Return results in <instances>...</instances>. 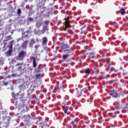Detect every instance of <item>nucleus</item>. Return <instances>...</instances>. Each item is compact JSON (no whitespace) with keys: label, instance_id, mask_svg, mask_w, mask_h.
Wrapping results in <instances>:
<instances>
[{"label":"nucleus","instance_id":"1","mask_svg":"<svg viewBox=\"0 0 128 128\" xmlns=\"http://www.w3.org/2000/svg\"><path fill=\"white\" fill-rule=\"evenodd\" d=\"M26 56V52L21 51L16 58L18 60H22Z\"/></svg>","mask_w":128,"mask_h":128},{"label":"nucleus","instance_id":"2","mask_svg":"<svg viewBox=\"0 0 128 128\" xmlns=\"http://www.w3.org/2000/svg\"><path fill=\"white\" fill-rule=\"evenodd\" d=\"M13 98L14 100H18V98L22 100L24 98V94H20V92H19L16 94L13 95Z\"/></svg>","mask_w":128,"mask_h":128},{"label":"nucleus","instance_id":"3","mask_svg":"<svg viewBox=\"0 0 128 128\" xmlns=\"http://www.w3.org/2000/svg\"><path fill=\"white\" fill-rule=\"evenodd\" d=\"M110 95L112 96V98H118V93L116 92V90H112L110 92Z\"/></svg>","mask_w":128,"mask_h":128},{"label":"nucleus","instance_id":"4","mask_svg":"<svg viewBox=\"0 0 128 128\" xmlns=\"http://www.w3.org/2000/svg\"><path fill=\"white\" fill-rule=\"evenodd\" d=\"M44 32H46V34L48 32V26H43L42 30H41V34H44Z\"/></svg>","mask_w":128,"mask_h":128},{"label":"nucleus","instance_id":"5","mask_svg":"<svg viewBox=\"0 0 128 128\" xmlns=\"http://www.w3.org/2000/svg\"><path fill=\"white\" fill-rule=\"evenodd\" d=\"M70 26V22L68 20V19H66L65 20V29L64 30H66V28H69Z\"/></svg>","mask_w":128,"mask_h":128},{"label":"nucleus","instance_id":"6","mask_svg":"<svg viewBox=\"0 0 128 128\" xmlns=\"http://www.w3.org/2000/svg\"><path fill=\"white\" fill-rule=\"evenodd\" d=\"M28 44V40H26L24 43L22 44V46L23 48H26Z\"/></svg>","mask_w":128,"mask_h":128},{"label":"nucleus","instance_id":"7","mask_svg":"<svg viewBox=\"0 0 128 128\" xmlns=\"http://www.w3.org/2000/svg\"><path fill=\"white\" fill-rule=\"evenodd\" d=\"M47 42H48V38H46V37H44L42 38V46H46V44Z\"/></svg>","mask_w":128,"mask_h":128},{"label":"nucleus","instance_id":"8","mask_svg":"<svg viewBox=\"0 0 128 128\" xmlns=\"http://www.w3.org/2000/svg\"><path fill=\"white\" fill-rule=\"evenodd\" d=\"M5 6H6V8L8 6V8H10L8 10V14H12V6H8V4H6Z\"/></svg>","mask_w":128,"mask_h":128},{"label":"nucleus","instance_id":"9","mask_svg":"<svg viewBox=\"0 0 128 128\" xmlns=\"http://www.w3.org/2000/svg\"><path fill=\"white\" fill-rule=\"evenodd\" d=\"M34 42H34V39H32L30 40L29 43V46H30V48H32V46L34 44Z\"/></svg>","mask_w":128,"mask_h":128},{"label":"nucleus","instance_id":"10","mask_svg":"<svg viewBox=\"0 0 128 128\" xmlns=\"http://www.w3.org/2000/svg\"><path fill=\"white\" fill-rule=\"evenodd\" d=\"M2 114L3 120H4V118H6V111H2Z\"/></svg>","mask_w":128,"mask_h":128},{"label":"nucleus","instance_id":"11","mask_svg":"<svg viewBox=\"0 0 128 128\" xmlns=\"http://www.w3.org/2000/svg\"><path fill=\"white\" fill-rule=\"evenodd\" d=\"M22 108H24V105L22 104V105H20V104L19 106H18V110H22V112H24V110H22Z\"/></svg>","mask_w":128,"mask_h":128},{"label":"nucleus","instance_id":"12","mask_svg":"<svg viewBox=\"0 0 128 128\" xmlns=\"http://www.w3.org/2000/svg\"><path fill=\"white\" fill-rule=\"evenodd\" d=\"M14 44V42L12 41L10 42V44H9V50H12V44Z\"/></svg>","mask_w":128,"mask_h":128},{"label":"nucleus","instance_id":"13","mask_svg":"<svg viewBox=\"0 0 128 128\" xmlns=\"http://www.w3.org/2000/svg\"><path fill=\"white\" fill-rule=\"evenodd\" d=\"M23 118H24L26 120H28L30 119V115H27V116H23Z\"/></svg>","mask_w":128,"mask_h":128},{"label":"nucleus","instance_id":"14","mask_svg":"<svg viewBox=\"0 0 128 128\" xmlns=\"http://www.w3.org/2000/svg\"><path fill=\"white\" fill-rule=\"evenodd\" d=\"M63 110H64V112L66 114V112H68V107H64Z\"/></svg>","mask_w":128,"mask_h":128},{"label":"nucleus","instance_id":"15","mask_svg":"<svg viewBox=\"0 0 128 128\" xmlns=\"http://www.w3.org/2000/svg\"><path fill=\"white\" fill-rule=\"evenodd\" d=\"M120 12V14H124V13L126 12V11L124 10V8H122Z\"/></svg>","mask_w":128,"mask_h":128},{"label":"nucleus","instance_id":"16","mask_svg":"<svg viewBox=\"0 0 128 128\" xmlns=\"http://www.w3.org/2000/svg\"><path fill=\"white\" fill-rule=\"evenodd\" d=\"M62 48L63 50H66V48H68V46L67 44H63L62 46Z\"/></svg>","mask_w":128,"mask_h":128},{"label":"nucleus","instance_id":"17","mask_svg":"<svg viewBox=\"0 0 128 128\" xmlns=\"http://www.w3.org/2000/svg\"><path fill=\"white\" fill-rule=\"evenodd\" d=\"M27 20L28 22H34V18H28Z\"/></svg>","mask_w":128,"mask_h":128},{"label":"nucleus","instance_id":"18","mask_svg":"<svg viewBox=\"0 0 128 128\" xmlns=\"http://www.w3.org/2000/svg\"><path fill=\"white\" fill-rule=\"evenodd\" d=\"M12 50H9L8 51L6 52L7 56H10V54H12Z\"/></svg>","mask_w":128,"mask_h":128},{"label":"nucleus","instance_id":"19","mask_svg":"<svg viewBox=\"0 0 128 128\" xmlns=\"http://www.w3.org/2000/svg\"><path fill=\"white\" fill-rule=\"evenodd\" d=\"M40 26H42V23L40 22H38L36 24V26L38 28Z\"/></svg>","mask_w":128,"mask_h":128},{"label":"nucleus","instance_id":"20","mask_svg":"<svg viewBox=\"0 0 128 128\" xmlns=\"http://www.w3.org/2000/svg\"><path fill=\"white\" fill-rule=\"evenodd\" d=\"M68 58V54H66L63 56V60H66Z\"/></svg>","mask_w":128,"mask_h":128},{"label":"nucleus","instance_id":"21","mask_svg":"<svg viewBox=\"0 0 128 128\" xmlns=\"http://www.w3.org/2000/svg\"><path fill=\"white\" fill-rule=\"evenodd\" d=\"M33 66H34V68H36V60H33Z\"/></svg>","mask_w":128,"mask_h":128},{"label":"nucleus","instance_id":"22","mask_svg":"<svg viewBox=\"0 0 128 128\" xmlns=\"http://www.w3.org/2000/svg\"><path fill=\"white\" fill-rule=\"evenodd\" d=\"M71 124H78V122L76 120H74V121H72L71 122Z\"/></svg>","mask_w":128,"mask_h":128},{"label":"nucleus","instance_id":"23","mask_svg":"<svg viewBox=\"0 0 128 128\" xmlns=\"http://www.w3.org/2000/svg\"><path fill=\"white\" fill-rule=\"evenodd\" d=\"M85 72H86V74H90V70L89 69H86L85 70Z\"/></svg>","mask_w":128,"mask_h":128},{"label":"nucleus","instance_id":"24","mask_svg":"<svg viewBox=\"0 0 128 128\" xmlns=\"http://www.w3.org/2000/svg\"><path fill=\"white\" fill-rule=\"evenodd\" d=\"M86 88H85L84 89H82V90H81V92H80V94H82V92H84V94H86V91H84V90H86Z\"/></svg>","mask_w":128,"mask_h":128},{"label":"nucleus","instance_id":"25","mask_svg":"<svg viewBox=\"0 0 128 128\" xmlns=\"http://www.w3.org/2000/svg\"><path fill=\"white\" fill-rule=\"evenodd\" d=\"M74 92H76V94H78V88H76V90H74Z\"/></svg>","mask_w":128,"mask_h":128},{"label":"nucleus","instance_id":"26","mask_svg":"<svg viewBox=\"0 0 128 128\" xmlns=\"http://www.w3.org/2000/svg\"><path fill=\"white\" fill-rule=\"evenodd\" d=\"M40 74H36V78H40Z\"/></svg>","mask_w":128,"mask_h":128},{"label":"nucleus","instance_id":"27","mask_svg":"<svg viewBox=\"0 0 128 128\" xmlns=\"http://www.w3.org/2000/svg\"><path fill=\"white\" fill-rule=\"evenodd\" d=\"M48 22H48V20H46L44 22V24L46 26H48Z\"/></svg>","mask_w":128,"mask_h":128},{"label":"nucleus","instance_id":"28","mask_svg":"<svg viewBox=\"0 0 128 128\" xmlns=\"http://www.w3.org/2000/svg\"><path fill=\"white\" fill-rule=\"evenodd\" d=\"M24 34H26V32L22 33V36H24L25 38H28V34H26L25 36Z\"/></svg>","mask_w":128,"mask_h":128},{"label":"nucleus","instance_id":"29","mask_svg":"<svg viewBox=\"0 0 128 128\" xmlns=\"http://www.w3.org/2000/svg\"><path fill=\"white\" fill-rule=\"evenodd\" d=\"M21 12H22V10H20V9L18 8V14H20Z\"/></svg>","mask_w":128,"mask_h":128},{"label":"nucleus","instance_id":"30","mask_svg":"<svg viewBox=\"0 0 128 128\" xmlns=\"http://www.w3.org/2000/svg\"><path fill=\"white\" fill-rule=\"evenodd\" d=\"M8 82H4V86H8Z\"/></svg>","mask_w":128,"mask_h":128},{"label":"nucleus","instance_id":"31","mask_svg":"<svg viewBox=\"0 0 128 128\" xmlns=\"http://www.w3.org/2000/svg\"><path fill=\"white\" fill-rule=\"evenodd\" d=\"M22 64L21 63H18L16 64V66H20Z\"/></svg>","mask_w":128,"mask_h":128},{"label":"nucleus","instance_id":"32","mask_svg":"<svg viewBox=\"0 0 128 128\" xmlns=\"http://www.w3.org/2000/svg\"><path fill=\"white\" fill-rule=\"evenodd\" d=\"M38 46H35V48H36V50H38Z\"/></svg>","mask_w":128,"mask_h":128},{"label":"nucleus","instance_id":"33","mask_svg":"<svg viewBox=\"0 0 128 128\" xmlns=\"http://www.w3.org/2000/svg\"><path fill=\"white\" fill-rule=\"evenodd\" d=\"M114 70V68H111V69H110V70H111V72H112V70Z\"/></svg>","mask_w":128,"mask_h":128},{"label":"nucleus","instance_id":"34","mask_svg":"<svg viewBox=\"0 0 128 128\" xmlns=\"http://www.w3.org/2000/svg\"><path fill=\"white\" fill-rule=\"evenodd\" d=\"M2 112H0V120L2 118Z\"/></svg>","mask_w":128,"mask_h":128},{"label":"nucleus","instance_id":"35","mask_svg":"<svg viewBox=\"0 0 128 128\" xmlns=\"http://www.w3.org/2000/svg\"><path fill=\"white\" fill-rule=\"evenodd\" d=\"M2 105L0 104V110H2Z\"/></svg>","mask_w":128,"mask_h":128},{"label":"nucleus","instance_id":"36","mask_svg":"<svg viewBox=\"0 0 128 128\" xmlns=\"http://www.w3.org/2000/svg\"><path fill=\"white\" fill-rule=\"evenodd\" d=\"M26 108L27 110H28V107L26 106Z\"/></svg>","mask_w":128,"mask_h":128},{"label":"nucleus","instance_id":"37","mask_svg":"<svg viewBox=\"0 0 128 128\" xmlns=\"http://www.w3.org/2000/svg\"><path fill=\"white\" fill-rule=\"evenodd\" d=\"M109 116H112V113H110Z\"/></svg>","mask_w":128,"mask_h":128},{"label":"nucleus","instance_id":"38","mask_svg":"<svg viewBox=\"0 0 128 128\" xmlns=\"http://www.w3.org/2000/svg\"><path fill=\"white\" fill-rule=\"evenodd\" d=\"M22 69V66H19V70H21Z\"/></svg>","mask_w":128,"mask_h":128},{"label":"nucleus","instance_id":"39","mask_svg":"<svg viewBox=\"0 0 128 128\" xmlns=\"http://www.w3.org/2000/svg\"><path fill=\"white\" fill-rule=\"evenodd\" d=\"M63 103L64 104H66V100L64 101V102H63Z\"/></svg>","mask_w":128,"mask_h":128},{"label":"nucleus","instance_id":"40","mask_svg":"<svg viewBox=\"0 0 128 128\" xmlns=\"http://www.w3.org/2000/svg\"><path fill=\"white\" fill-rule=\"evenodd\" d=\"M84 30V27L81 28V30Z\"/></svg>","mask_w":128,"mask_h":128},{"label":"nucleus","instance_id":"41","mask_svg":"<svg viewBox=\"0 0 128 128\" xmlns=\"http://www.w3.org/2000/svg\"><path fill=\"white\" fill-rule=\"evenodd\" d=\"M22 40V38H18V42L19 40Z\"/></svg>","mask_w":128,"mask_h":128},{"label":"nucleus","instance_id":"42","mask_svg":"<svg viewBox=\"0 0 128 128\" xmlns=\"http://www.w3.org/2000/svg\"><path fill=\"white\" fill-rule=\"evenodd\" d=\"M88 50H90V48H88Z\"/></svg>","mask_w":128,"mask_h":128},{"label":"nucleus","instance_id":"43","mask_svg":"<svg viewBox=\"0 0 128 128\" xmlns=\"http://www.w3.org/2000/svg\"><path fill=\"white\" fill-rule=\"evenodd\" d=\"M4 2H8V0H4Z\"/></svg>","mask_w":128,"mask_h":128},{"label":"nucleus","instance_id":"44","mask_svg":"<svg viewBox=\"0 0 128 128\" xmlns=\"http://www.w3.org/2000/svg\"><path fill=\"white\" fill-rule=\"evenodd\" d=\"M123 74H124V76H126V73H123Z\"/></svg>","mask_w":128,"mask_h":128},{"label":"nucleus","instance_id":"45","mask_svg":"<svg viewBox=\"0 0 128 128\" xmlns=\"http://www.w3.org/2000/svg\"><path fill=\"white\" fill-rule=\"evenodd\" d=\"M14 76V74H12V76Z\"/></svg>","mask_w":128,"mask_h":128},{"label":"nucleus","instance_id":"46","mask_svg":"<svg viewBox=\"0 0 128 128\" xmlns=\"http://www.w3.org/2000/svg\"><path fill=\"white\" fill-rule=\"evenodd\" d=\"M3 10H6V8H4Z\"/></svg>","mask_w":128,"mask_h":128},{"label":"nucleus","instance_id":"47","mask_svg":"<svg viewBox=\"0 0 128 128\" xmlns=\"http://www.w3.org/2000/svg\"><path fill=\"white\" fill-rule=\"evenodd\" d=\"M80 34H84V32H80Z\"/></svg>","mask_w":128,"mask_h":128},{"label":"nucleus","instance_id":"48","mask_svg":"<svg viewBox=\"0 0 128 128\" xmlns=\"http://www.w3.org/2000/svg\"><path fill=\"white\" fill-rule=\"evenodd\" d=\"M2 4V2L0 1V4Z\"/></svg>","mask_w":128,"mask_h":128},{"label":"nucleus","instance_id":"49","mask_svg":"<svg viewBox=\"0 0 128 128\" xmlns=\"http://www.w3.org/2000/svg\"><path fill=\"white\" fill-rule=\"evenodd\" d=\"M108 64V61L107 62V64Z\"/></svg>","mask_w":128,"mask_h":128},{"label":"nucleus","instance_id":"50","mask_svg":"<svg viewBox=\"0 0 128 128\" xmlns=\"http://www.w3.org/2000/svg\"><path fill=\"white\" fill-rule=\"evenodd\" d=\"M14 0V2H16V0Z\"/></svg>","mask_w":128,"mask_h":128},{"label":"nucleus","instance_id":"51","mask_svg":"<svg viewBox=\"0 0 128 128\" xmlns=\"http://www.w3.org/2000/svg\"><path fill=\"white\" fill-rule=\"evenodd\" d=\"M90 54H92L90 53Z\"/></svg>","mask_w":128,"mask_h":128},{"label":"nucleus","instance_id":"52","mask_svg":"<svg viewBox=\"0 0 128 128\" xmlns=\"http://www.w3.org/2000/svg\"><path fill=\"white\" fill-rule=\"evenodd\" d=\"M26 34H28V32H26Z\"/></svg>","mask_w":128,"mask_h":128}]
</instances>
